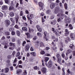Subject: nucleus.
I'll list each match as a JSON object with an SVG mask.
<instances>
[{
	"mask_svg": "<svg viewBox=\"0 0 75 75\" xmlns=\"http://www.w3.org/2000/svg\"><path fill=\"white\" fill-rule=\"evenodd\" d=\"M12 25H15V21H14L13 20L12 21Z\"/></svg>",
	"mask_w": 75,
	"mask_h": 75,
	"instance_id": "nucleus-50",
	"label": "nucleus"
},
{
	"mask_svg": "<svg viewBox=\"0 0 75 75\" xmlns=\"http://www.w3.org/2000/svg\"><path fill=\"white\" fill-rule=\"evenodd\" d=\"M15 18V19L18 20L19 19V16L18 15L16 16Z\"/></svg>",
	"mask_w": 75,
	"mask_h": 75,
	"instance_id": "nucleus-43",
	"label": "nucleus"
},
{
	"mask_svg": "<svg viewBox=\"0 0 75 75\" xmlns=\"http://www.w3.org/2000/svg\"><path fill=\"white\" fill-rule=\"evenodd\" d=\"M7 6L6 5H4L2 7V9L3 10H7Z\"/></svg>",
	"mask_w": 75,
	"mask_h": 75,
	"instance_id": "nucleus-13",
	"label": "nucleus"
},
{
	"mask_svg": "<svg viewBox=\"0 0 75 75\" xmlns=\"http://www.w3.org/2000/svg\"><path fill=\"white\" fill-rule=\"evenodd\" d=\"M64 8L66 10H67V8H68V5L67 3H65L64 4Z\"/></svg>",
	"mask_w": 75,
	"mask_h": 75,
	"instance_id": "nucleus-23",
	"label": "nucleus"
},
{
	"mask_svg": "<svg viewBox=\"0 0 75 75\" xmlns=\"http://www.w3.org/2000/svg\"><path fill=\"white\" fill-rule=\"evenodd\" d=\"M11 34L12 35H15V34H16V33H15V32L13 31L11 32Z\"/></svg>",
	"mask_w": 75,
	"mask_h": 75,
	"instance_id": "nucleus-47",
	"label": "nucleus"
},
{
	"mask_svg": "<svg viewBox=\"0 0 75 75\" xmlns=\"http://www.w3.org/2000/svg\"><path fill=\"white\" fill-rule=\"evenodd\" d=\"M30 49V45H25V50L26 51H27L29 50Z\"/></svg>",
	"mask_w": 75,
	"mask_h": 75,
	"instance_id": "nucleus-4",
	"label": "nucleus"
},
{
	"mask_svg": "<svg viewBox=\"0 0 75 75\" xmlns=\"http://www.w3.org/2000/svg\"><path fill=\"white\" fill-rule=\"evenodd\" d=\"M33 69H34V70H37V69H38V67H37V66L34 67Z\"/></svg>",
	"mask_w": 75,
	"mask_h": 75,
	"instance_id": "nucleus-42",
	"label": "nucleus"
},
{
	"mask_svg": "<svg viewBox=\"0 0 75 75\" xmlns=\"http://www.w3.org/2000/svg\"><path fill=\"white\" fill-rule=\"evenodd\" d=\"M54 33H55L56 35H57V36H58V35L59 36H60V35H59V31L58 29L55 30Z\"/></svg>",
	"mask_w": 75,
	"mask_h": 75,
	"instance_id": "nucleus-12",
	"label": "nucleus"
},
{
	"mask_svg": "<svg viewBox=\"0 0 75 75\" xmlns=\"http://www.w3.org/2000/svg\"><path fill=\"white\" fill-rule=\"evenodd\" d=\"M5 23L6 27H8L10 24V21L8 20H6L5 21Z\"/></svg>",
	"mask_w": 75,
	"mask_h": 75,
	"instance_id": "nucleus-3",
	"label": "nucleus"
},
{
	"mask_svg": "<svg viewBox=\"0 0 75 75\" xmlns=\"http://www.w3.org/2000/svg\"><path fill=\"white\" fill-rule=\"evenodd\" d=\"M71 62H69L67 63V65L68 67H70V66H71Z\"/></svg>",
	"mask_w": 75,
	"mask_h": 75,
	"instance_id": "nucleus-56",
	"label": "nucleus"
},
{
	"mask_svg": "<svg viewBox=\"0 0 75 75\" xmlns=\"http://www.w3.org/2000/svg\"><path fill=\"white\" fill-rule=\"evenodd\" d=\"M45 65L48 68H51L52 66V63L51 61H49L47 64V63H45Z\"/></svg>",
	"mask_w": 75,
	"mask_h": 75,
	"instance_id": "nucleus-1",
	"label": "nucleus"
},
{
	"mask_svg": "<svg viewBox=\"0 0 75 75\" xmlns=\"http://www.w3.org/2000/svg\"><path fill=\"white\" fill-rule=\"evenodd\" d=\"M14 7L12 6H10L9 7V10H14Z\"/></svg>",
	"mask_w": 75,
	"mask_h": 75,
	"instance_id": "nucleus-27",
	"label": "nucleus"
},
{
	"mask_svg": "<svg viewBox=\"0 0 75 75\" xmlns=\"http://www.w3.org/2000/svg\"><path fill=\"white\" fill-rule=\"evenodd\" d=\"M69 29L70 30H72L73 29V26H72V25L71 24H69Z\"/></svg>",
	"mask_w": 75,
	"mask_h": 75,
	"instance_id": "nucleus-24",
	"label": "nucleus"
},
{
	"mask_svg": "<svg viewBox=\"0 0 75 75\" xmlns=\"http://www.w3.org/2000/svg\"><path fill=\"white\" fill-rule=\"evenodd\" d=\"M40 47H44V43L42 42L40 43Z\"/></svg>",
	"mask_w": 75,
	"mask_h": 75,
	"instance_id": "nucleus-31",
	"label": "nucleus"
},
{
	"mask_svg": "<svg viewBox=\"0 0 75 75\" xmlns=\"http://www.w3.org/2000/svg\"><path fill=\"white\" fill-rule=\"evenodd\" d=\"M66 40H67L68 41H70V38L69 37H67L66 38Z\"/></svg>",
	"mask_w": 75,
	"mask_h": 75,
	"instance_id": "nucleus-48",
	"label": "nucleus"
},
{
	"mask_svg": "<svg viewBox=\"0 0 75 75\" xmlns=\"http://www.w3.org/2000/svg\"><path fill=\"white\" fill-rule=\"evenodd\" d=\"M11 71H13V67L11 66L10 67Z\"/></svg>",
	"mask_w": 75,
	"mask_h": 75,
	"instance_id": "nucleus-62",
	"label": "nucleus"
},
{
	"mask_svg": "<svg viewBox=\"0 0 75 75\" xmlns=\"http://www.w3.org/2000/svg\"><path fill=\"white\" fill-rule=\"evenodd\" d=\"M56 57L57 58V59L58 58H61V55H60V54H57L56 55Z\"/></svg>",
	"mask_w": 75,
	"mask_h": 75,
	"instance_id": "nucleus-25",
	"label": "nucleus"
},
{
	"mask_svg": "<svg viewBox=\"0 0 75 75\" xmlns=\"http://www.w3.org/2000/svg\"><path fill=\"white\" fill-rule=\"evenodd\" d=\"M20 55V52H18L16 55V57H18Z\"/></svg>",
	"mask_w": 75,
	"mask_h": 75,
	"instance_id": "nucleus-35",
	"label": "nucleus"
},
{
	"mask_svg": "<svg viewBox=\"0 0 75 75\" xmlns=\"http://www.w3.org/2000/svg\"><path fill=\"white\" fill-rule=\"evenodd\" d=\"M56 23H57V21L56 20H54L52 21L50 24H52V25H54L56 24Z\"/></svg>",
	"mask_w": 75,
	"mask_h": 75,
	"instance_id": "nucleus-11",
	"label": "nucleus"
},
{
	"mask_svg": "<svg viewBox=\"0 0 75 75\" xmlns=\"http://www.w3.org/2000/svg\"><path fill=\"white\" fill-rule=\"evenodd\" d=\"M39 6L42 8V9H43V6H44V4L41 2H40L38 3Z\"/></svg>",
	"mask_w": 75,
	"mask_h": 75,
	"instance_id": "nucleus-6",
	"label": "nucleus"
},
{
	"mask_svg": "<svg viewBox=\"0 0 75 75\" xmlns=\"http://www.w3.org/2000/svg\"><path fill=\"white\" fill-rule=\"evenodd\" d=\"M23 74H24L25 75H27V72L26 71V70H25L24 71V73H23Z\"/></svg>",
	"mask_w": 75,
	"mask_h": 75,
	"instance_id": "nucleus-58",
	"label": "nucleus"
},
{
	"mask_svg": "<svg viewBox=\"0 0 75 75\" xmlns=\"http://www.w3.org/2000/svg\"><path fill=\"white\" fill-rule=\"evenodd\" d=\"M69 32H65L64 33V35L67 36L69 35Z\"/></svg>",
	"mask_w": 75,
	"mask_h": 75,
	"instance_id": "nucleus-36",
	"label": "nucleus"
},
{
	"mask_svg": "<svg viewBox=\"0 0 75 75\" xmlns=\"http://www.w3.org/2000/svg\"><path fill=\"white\" fill-rule=\"evenodd\" d=\"M37 35L38 37H42V34L40 33H37Z\"/></svg>",
	"mask_w": 75,
	"mask_h": 75,
	"instance_id": "nucleus-28",
	"label": "nucleus"
},
{
	"mask_svg": "<svg viewBox=\"0 0 75 75\" xmlns=\"http://www.w3.org/2000/svg\"><path fill=\"white\" fill-rule=\"evenodd\" d=\"M17 44L18 47L20 46V44H21L20 40H17Z\"/></svg>",
	"mask_w": 75,
	"mask_h": 75,
	"instance_id": "nucleus-20",
	"label": "nucleus"
},
{
	"mask_svg": "<svg viewBox=\"0 0 75 75\" xmlns=\"http://www.w3.org/2000/svg\"><path fill=\"white\" fill-rule=\"evenodd\" d=\"M70 36L71 39H72L73 40H74L75 37V34L71 33L70 34Z\"/></svg>",
	"mask_w": 75,
	"mask_h": 75,
	"instance_id": "nucleus-7",
	"label": "nucleus"
},
{
	"mask_svg": "<svg viewBox=\"0 0 75 75\" xmlns=\"http://www.w3.org/2000/svg\"><path fill=\"white\" fill-rule=\"evenodd\" d=\"M47 71V68L45 67H43L42 69V71L43 73H45Z\"/></svg>",
	"mask_w": 75,
	"mask_h": 75,
	"instance_id": "nucleus-14",
	"label": "nucleus"
},
{
	"mask_svg": "<svg viewBox=\"0 0 75 75\" xmlns=\"http://www.w3.org/2000/svg\"><path fill=\"white\" fill-rule=\"evenodd\" d=\"M25 34L27 35V37L28 39H30L31 38V35L29 33H25Z\"/></svg>",
	"mask_w": 75,
	"mask_h": 75,
	"instance_id": "nucleus-10",
	"label": "nucleus"
},
{
	"mask_svg": "<svg viewBox=\"0 0 75 75\" xmlns=\"http://www.w3.org/2000/svg\"><path fill=\"white\" fill-rule=\"evenodd\" d=\"M55 5L54 3H53L51 4L50 5V7L51 9H53L55 7Z\"/></svg>",
	"mask_w": 75,
	"mask_h": 75,
	"instance_id": "nucleus-15",
	"label": "nucleus"
},
{
	"mask_svg": "<svg viewBox=\"0 0 75 75\" xmlns=\"http://www.w3.org/2000/svg\"><path fill=\"white\" fill-rule=\"evenodd\" d=\"M30 54H32L33 56H35V52H32L30 53Z\"/></svg>",
	"mask_w": 75,
	"mask_h": 75,
	"instance_id": "nucleus-44",
	"label": "nucleus"
},
{
	"mask_svg": "<svg viewBox=\"0 0 75 75\" xmlns=\"http://www.w3.org/2000/svg\"><path fill=\"white\" fill-rule=\"evenodd\" d=\"M22 30L23 31H28V29H27V28L26 27H23L22 28Z\"/></svg>",
	"mask_w": 75,
	"mask_h": 75,
	"instance_id": "nucleus-19",
	"label": "nucleus"
},
{
	"mask_svg": "<svg viewBox=\"0 0 75 75\" xmlns=\"http://www.w3.org/2000/svg\"><path fill=\"white\" fill-rule=\"evenodd\" d=\"M34 31V30L33 29H31L30 28H29V33H31V32L32 33H33Z\"/></svg>",
	"mask_w": 75,
	"mask_h": 75,
	"instance_id": "nucleus-26",
	"label": "nucleus"
},
{
	"mask_svg": "<svg viewBox=\"0 0 75 75\" xmlns=\"http://www.w3.org/2000/svg\"><path fill=\"white\" fill-rule=\"evenodd\" d=\"M9 15L10 17H14V12H11L9 13Z\"/></svg>",
	"mask_w": 75,
	"mask_h": 75,
	"instance_id": "nucleus-21",
	"label": "nucleus"
},
{
	"mask_svg": "<svg viewBox=\"0 0 75 75\" xmlns=\"http://www.w3.org/2000/svg\"><path fill=\"white\" fill-rule=\"evenodd\" d=\"M30 17L31 18H33L34 17V15L33 14H31L30 15Z\"/></svg>",
	"mask_w": 75,
	"mask_h": 75,
	"instance_id": "nucleus-53",
	"label": "nucleus"
},
{
	"mask_svg": "<svg viewBox=\"0 0 75 75\" xmlns=\"http://www.w3.org/2000/svg\"><path fill=\"white\" fill-rule=\"evenodd\" d=\"M23 11H21L20 13V16H23Z\"/></svg>",
	"mask_w": 75,
	"mask_h": 75,
	"instance_id": "nucleus-34",
	"label": "nucleus"
},
{
	"mask_svg": "<svg viewBox=\"0 0 75 75\" xmlns=\"http://www.w3.org/2000/svg\"><path fill=\"white\" fill-rule=\"evenodd\" d=\"M30 50L31 51H34V49L33 47H31L30 48Z\"/></svg>",
	"mask_w": 75,
	"mask_h": 75,
	"instance_id": "nucleus-60",
	"label": "nucleus"
},
{
	"mask_svg": "<svg viewBox=\"0 0 75 75\" xmlns=\"http://www.w3.org/2000/svg\"><path fill=\"white\" fill-rule=\"evenodd\" d=\"M9 46H11V47H14L16 46V44H15V43L10 42L9 44Z\"/></svg>",
	"mask_w": 75,
	"mask_h": 75,
	"instance_id": "nucleus-16",
	"label": "nucleus"
},
{
	"mask_svg": "<svg viewBox=\"0 0 75 75\" xmlns=\"http://www.w3.org/2000/svg\"><path fill=\"white\" fill-rule=\"evenodd\" d=\"M20 2L21 4H23V0H20Z\"/></svg>",
	"mask_w": 75,
	"mask_h": 75,
	"instance_id": "nucleus-59",
	"label": "nucleus"
},
{
	"mask_svg": "<svg viewBox=\"0 0 75 75\" xmlns=\"http://www.w3.org/2000/svg\"><path fill=\"white\" fill-rule=\"evenodd\" d=\"M62 58H65V54L64 53H62Z\"/></svg>",
	"mask_w": 75,
	"mask_h": 75,
	"instance_id": "nucleus-55",
	"label": "nucleus"
},
{
	"mask_svg": "<svg viewBox=\"0 0 75 75\" xmlns=\"http://www.w3.org/2000/svg\"><path fill=\"white\" fill-rule=\"evenodd\" d=\"M5 3L6 4H8V0H5Z\"/></svg>",
	"mask_w": 75,
	"mask_h": 75,
	"instance_id": "nucleus-63",
	"label": "nucleus"
},
{
	"mask_svg": "<svg viewBox=\"0 0 75 75\" xmlns=\"http://www.w3.org/2000/svg\"><path fill=\"white\" fill-rule=\"evenodd\" d=\"M22 19L23 20H25L26 21V20H27V18H26V17H25V16H23Z\"/></svg>",
	"mask_w": 75,
	"mask_h": 75,
	"instance_id": "nucleus-40",
	"label": "nucleus"
},
{
	"mask_svg": "<svg viewBox=\"0 0 75 75\" xmlns=\"http://www.w3.org/2000/svg\"><path fill=\"white\" fill-rule=\"evenodd\" d=\"M9 31H11L12 32V31H14V28H10L9 29Z\"/></svg>",
	"mask_w": 75,
	"mask_h": 75,
	"instance_id": "nucleus-45",
	"label": "nucleus"
},
{
	"mask_svg": "<svg viewBox=\"0 0 75 75\" xmlns=\"http://www.w3.org/2000/svg\"><path fill=\"white\" fill-rule=\"evenodd\" d=\"M11 41L12 42H15L16 39L14 37H13L11 38Z\"/></svg>",
	"mask_w": 75,
	"mask_h": 75,
	"instance_id": "nucleus-37",
	"label": "nucleus"
},
{
	"mask_svg": "<svg viewBox=\"0 0 75 75\" xmlns=\"http://www.w3.org/2000/svg\"><path fill=\"white\" fill-rule=\"evenodd\" d=\"M3 16V14L1 13V12H0V17H2Z\"/></svg>",
	"mask_w": 75,
	"mask_h": 75,
	"instance_id": "nucleus-57",
	"label": "nucleus"
},
{
	"mask_svg": "<svg viewBox=\"0 0 75 75\" xmlns=\"http://www.w3.org/2000/svg\"><path fill=\"white\" fill-rule=\"evenodd\" d=\"M48 60H49V58L48 57L46 58L45 59V62H46L45 63H46L47 64V62L48 61Z\"/></svg>",
	"mask_w": 75,
	"mask_h": 75,
	"instance_id": "nucleus-32",
	"label": "nucleus"
},
{
	"mask_svg": "<svg viewBox=\"0 0 75 75\" xmlns=\"http://www.w3.org/2000/svg\"><path fill=\"white\" fill-rule=\"evenodd\" d=\"M25 44H26V42H25V41H24L23 42V43H22V45L23 46H24L25 45Z\"/></svg>",
	"mask_w": 75,
	"mask_h": 75,
	"instance_id": "nucleus-51",
	"label": "nucleus"
},
{
	"mask_svg": "<svg viewBox=\"0 0 75 75\" xmlns=\"http://www.w3.org/2000/svg\"><path fill=\"white\" fill-rule=\"evenodd\" d=\"M27 17L28 20H32V18H30V15L29 14L27 15Z\"/></svg>",
	"mask_w": 75,
	"mask_h": 75,
	"instance_id": "nucleus-29",
	"label": "nucleus"
},
{
	"mask_svg": "<svg viewBox=\"0 0 75 75\" xmlns=\"http://www.w3.org/2000/svg\"><path fill=\"white\" fill-rule=\"evenodd\" d=\"M45 20L44 19V18H43V17H42V23H44V22H45Z\"/></svg>",
	"mask_w": 75,
	"mask_h": 75,
	"instance_id": "nucleus-41",
	"label": "nucleus"
},
{
	"mask_svg": "<svg viewBox=\"0 0 75 75\" xmlns=\"http://www.w3.org/2000/svg\"><path fill=\"white\" fill-rule=\"evenodd\" d=\"M70 47L71 50H74L75 49V47H74V45L72 44H71L70 45Z\"/></svg>",
	"mask_w": 75,
	"mask_h": 75,
	"instance_id": "nucleus-18",
	"label": "nucleus"
},
{
	"mask_svg": "<svg viewBox=\"0 0 75 75\" xmlns=\"http://www.w3.org/2000/svg\"><path fill=\"white\" fill-rule=\"evenodd\" d=\"M9 49L10 50H14V47H9Z\"/></svg>",
	"mask_w": 75,
	"mask_h": 75,
	"instance_id": "nucleus-64",
	"label": "nucleus"
},
{
	"mask_svg": "<svg viewBox=\"0 0 75 75\" xmlns=\"http://www.w3.org/2000/svg\"><path fill=\"white\" fill-rule=\"evenodd\" d=\"M72 54H73V56H75V50H74L72 52Z\"/></svg>",
	"mask_w": 75,
	"mask_h": 75,
	"instance_id": "nucleus-52",
	"label": "nucleus"
},
{
	"mask_svg": "<svg viewBox=\"0 0 75 75\" xmlns=\"http://www.w3.org/2000/svg\"><path fill=\"white\" fill-rule=\"evenodd\" d=\"M6 39V38H5V37L3 36L2 38H1V40H4Z\"/></svg>",
	"mask_w": 75,
	"mask_h": 75,
	"instance_id": "nucleus-54",
	"label": "nucleus"
},
{
	"mask_svg": "<svg viewBox=\"0 0 75 75\" xmlns=\"http://www.w3.org/2000/svg\"><path fill=\"white\" fill-rule=\"evenodd\" d=\"M5 72L7 73L9 71V69L8 68H6L5 69Z\"/></svg>",
	"mask_w": 75,
	"mask_h": 75,
	"instance_id": "nucleus-30",
	"label": "nucleus"
},
{
	"mask_svg": "<svg viewBox=\"0 0 75 75\" xmlns=\"http://www.w3.org/2000/svg\"><path fill=\"white\" fill-rule=\"evenodd\" d=\"M36 28H37V29H38V30L39 31L40 33H41L42 32V29L41 28H40V25H37L36 26Z\"/></svg>",
	"mask_w": 75,
	"mask_h": 75,
	"instance_id": "nucleus-5",
	"label": "nucleus"
},
{
	"mask_svg": "<svg viewBox=\"0 0 75 75\" xmlns=\"http://www.w3.org/2000/svg\"><path fill=\"white\" fill-rule=\"evenodd\" d=\"M22 72V70L21 69H17L16 74L17 75H20Z\"/></svg>",
	"mask_w": 75,
	"mask_h": 75,
	"instance_id": "nucleus-8",
	"label": "nucleus"
},
{
	"mask_svg": "<svg viewBox=\"0 0 75 75\" xmlns=\"http://www.w3.org/2000/svg\"><path fill=\"white\" fill-rule=\"evenodd\" d=\"M4 34L5 35H6V36H8V35H10V32L8 31H6L5 33Z\"/></svg>",
	"mask_w": 75,
	"mask_h": 75,
	"instance_id": "nucleus-17",
	"label": "nucleus"
},
{
	"mask_svg": "<svg viewBox=\"0 0 75 75\" xmlns=\"http://www.w3.org/2000/svg\"><path fill=\"white\" fill-rule=\"evenodd\" d=\"M62 60V59H61V57L60 58H58L57 59V62L58 63H59L60 64V65H62V64L61 63V60Z\"/></svg>",
	"mask_w": 75,
	"mask_h": 75,
	"instance_id": "nucleus-9",
	"label": "nucleus"
},
{
	"mask_svg": "<svg viewBox=\"0 0 75 75\" xmlns=\"http://www.w3.org/2000/svg\"><path fill=\"white\" fill-rule=\"evenodd\" d=\"M16 34L18 36H20V35L21 34V33H20V32L19 30H17L16 31Z\"/></svg>",
	"mask_w": 75,
	"mask_h": 75,
	"instance_id": "nucleus-22",
	"label": "nucleus"
},
{
	"mask_svg": "<svg viewBox=\"0 0 75 75\" xmlns=\"http://www.w3.org/2000/svg\"><path fill=\"white\" fill-rule=\"evenodd\" d=\"M67 17V16H66V15H65V14L64 13H62V14H61V17Z\"/></svg>",
	"mask_w": 75,
	"mask_h": 75,
	"instance_id": "nucleus-49",
	"label": "nucleus"
},
{
	"mask_svg": "<svg viewBox=\"0 0 75 75\" xmlns=\"http://www.w3.org/2000/svg\"><path fill=\"white\" fill-rule=\"evenodd\" d=\"M67 71L68 72V74H71V71H69V69H68Z\"/></svg>",
	"mask_w": 75,
	"mask_h": 75,
	"instance_id": "nucleus-61",
	"label": "nucleus"
},
{
	"mask_svg": "<svg viewBox=\"0 0 75 75\" xmlns=\"http://www.w3.org/2000/svg\"><path fill=\"white\" fill-rule=\"evenodd\" d=\"M44 34L45 35L44 38H46V36L47 35V32L45 31L44 32Z\"/></svg>",
	"mask_w": 75,
	"mask_h": 75,
	"instance_id": "nucleus-38",
	"label": "nucleus"
},
{
	"mask_svg": "<svg viewBox=\"0 0 75 75\" xmlns=\"http://www.w3.org/2000/svg\"><path fill=\"white\" fill-rule=\"evenodd\" d=\"M40 53L42 55H44L45 54V52L44 51H41L40 52Z\"/></svg>",
	"mask_w": 75,
	"mask_h": 75,
	"instance_id": "nucleus-46",
	"label": "nucleus"
},
{
	"mask_svg": "<svg viewBox=\"0 0 75 75\" xmlns=\"http://www.w3.org/2000/svg\"><path fill=\"white\" fill-rule=\"evenodd\" d=\"M51 12V10L50 9L46 11V13L47 14H49Z\"/></svg>",
	"mask_w": 75,
	"mask_h": 75,
	"instance_id": "nucleus-39",
	"label": "nucleus"
},
{
	"mask_svg": "<svg viewBox=\"0 0 75 75\" xmlns=\"http://www.w3.org/2000/svg\"><path fill=\"white\" fill-rule=\"evenodd\" d=\"M71 52H72V50H71V49H69L67 50V54H69Z\"/></svg>",
	"mask_w": 75,
	"mask_h": 75,
	"instance_id": "nucleus-33",
	"label": "nucleus"
},
{
	"mask_svg": "<svg viewBox=\"0 0 75 75\" xmlns=\"http://www.w3.org/2000/svg\"><path fill=\"white\" fill-rule=\"evenodd\" d=\"M60 11V8L59 7H56L55 9L54 12L55 14H57Z\"/></svg>",
	"mask_w": 75,
	"mask_h": 75,
	"instance_id": "nucleus-2",
	"label": "nucleus"
}]
</instances>
